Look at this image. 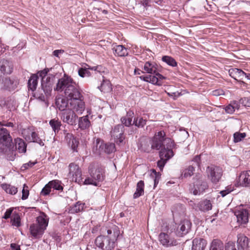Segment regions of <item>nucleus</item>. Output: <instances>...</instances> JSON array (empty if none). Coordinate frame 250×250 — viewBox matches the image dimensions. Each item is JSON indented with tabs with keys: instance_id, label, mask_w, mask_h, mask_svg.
<instances>
[{
	"instance_id": "nucleus-11",
	"label": "nucleus",
	"mask_w": 250,
	"mask_h": 250,
	"mask_svg": "<svg viewBox=\"0 0 250 250\" xmlns=\"http://www.w3.org/2000/svg\"><path fill=\"white\" fill-rule=\"evenodd\" d=\"M124 127L123 125H118L114 127L110 132L111 137L117 144L122 143L125 139Z\"/></svg>"
},
{
	"instance_id": "nucleus-58",
	"label": "nucleus",
	"mask_w": 250,
	"mask_h": 250,
	"mask_svg": "<svg viewBox=\"0 0 250 250\" xmlns=\"http://www.w3.org/2000/svg\"><path fill=\"white\" fill-rule=\"evenodd\" d=\"M37 75H39V76L42 78V80L43 79L46 78V77L48 76V75H47V71L46 69L39 71Z\"/></svg>"
},
{
	"instance_id": "nucleus-23",
	"label": "nucleus",
	"mask_w": 250,
	"mask_h": 250,
	"mask_svg": "<svg viewBox=\"0 0 250 250\" xmlns=\"http://www.w3.org/2000/svg\"><path fill=\"white\" fill-rule=\"evenodd\" d=\"M241 185L245 187H250V170L243 171L239 178Z\"/></svg>"
},
{
	"instance_id": "nucleus-50",
	"label": "nucleus",
	"mask_w": 250,
	"mask_h": 250,
	"mask_svg": "<svg viewBox=\"0 0 250 250\" xmlns=\"http://www.w3.org/2000/svg\"><path fill=\"white\" fill-rule=\"evenodd\" d=\"M51 187L49 183L47 184L42 189L41 194L43 196L48 195L51 192Z\"/></svg>"
},
{
	"instance_id": "nucleus-2",
	"label": "nucleus",
	"mask_w": 250,
	"mask_h": 250,
	"mask_svg": "<svg viewBox=\"0 0 250 250\" xmlns=\"http://www.w3.org/2000/svg\"><path fill=\"white\" fill-rule=\"evenodd\" d=\"M37 223L30 226V230L31 235L35 238H40L48 226L49 217L44 212H41L37 217Z\"/></svg>"
},
{
	"instance_id": "nucleus-53",
	"label": "nucleus",
	"mask_w": 250,
	"mask_h": 250,
	"mask_svg": "<svg viewBox=\"0 0 250 250\" xmlns=\"http://www.w3.org/2000/svg\"><path fill=\"white\" fill-rule=\"evenodd\" d=\"M84 184L85 185H93L96 186L98 185L97 182L92 177L86 178L84 181Z\"/></svg>"
},
{
	"instance_id": "nucleus-47",
	"label": "nucleus",
	"mask_w": 250,
	"mask_h": 250,
	"mask_svg": "<svg viewBox=\"0 0 250 250\" xmlns=\"http://www.w3.org/2000/svg\"><path fill=\"white\" fill-rule=\"evenodd\" d=\"M246 136V133L236 132L233 134V141L238 143L242 141Z\"/></svg>"
},
{
	"instance_id": "nucleus-3",
	"label": "nucleus",
	"mask_w": 250,
	"mask_h": 250,
	"mask_svg": "<svg viewBox=\"0 0 250 250\" xmlns=\"http://www.w3.org/2000/svg\"><path fill=\"white\" fill-rule=\"evenodd\" d=\"M150 139L153 150H160L167 144H168L169 147L174 146L173 141L169 138H167L166 133L163 130L156 132L154 136Z\"/></svg>"
},
{
	"instance_id": "nucleus-64",
	"label": "nucleus",
	"mask_w": 250,
	"mask_h": 250,
	"mask_svg": "<svg viewBox=\"0 0 250 250\" xmlns=\"http://www.w3.org/2000/svg\"><path fill=\"white\" fill-rule=\"evenodd\" d=\"M242 101L245 106L250 107V97L242 99Z\"/></svg>"
},
{
	"instance_id": "nucleus-17",
	"label": "nucleus",
	"mask_w": 250,
	"mask_h": 250,
	"mask_svg": "<svg viewBox=\"0 0 250 250\" xmlns=\"http://www.w3.org/2000/svg\"><path fill=\"white\" fill-rule=\"evenodd\" d=\"M174 146L169 147L168 144H166V146L162 147L159 152V156L160 159H163L167 161L170 159L174 155L172 149Z\"/></svg>"
},
{
	"instance_id": "nucleus-28",
	"label": "nucleus",
	"mask_w": 250,
	"mask_h": 250,
	"mask_svg": "<svg viewBox=\"0 0 250 250\" xmlns=\"http://www.w3.org/2000/svg\"><path fill=\"white\" fill-rule=\"evenodd\" d=\"M16 149L20 153H25L26 151L27 145L25 142L21 138H17L14 140Z\"/></svg>"
},
{
	"instance_id": "nucleus-5",
	"label": "nucleus",
	"mask_w": 250,
	"mask_h": 250,
	"mask_svg": "<svg viewBox=\"0 0 250 250\" xmlns=\"http://www.w3.org/2000/svg\"><path fill=\"white\" fill-rule=\"evenodd\" d=\"M75 82L70 76L64 74L62 78L57 80L55 86H54V90L59 92L65 91L72 84H74Z\"/></svg>"
},
{
	"instance_id": "nucleus-61",
	"label": "nucleus",
	"mask_w": 250,
	"mask_h": 250,
	"mask_svg": "<svg viewBox=\"0 0 250 250\" xmlns=\"http://www.w3.org/2000/svg\"><path fill=\"white\" fill-rule=\"evenodd\" d=\"M12 211H13V209L11 208L7 209L4 213L3 218L5 219L9 218L10 217V216L12 213Z\"/></svg>"
},
{
	"instance_id": "nucleus-27",
	"label": "nucleus",
	"mask_w": 250,
	"mask_h": 250,
	"mask_svg": "<svg viewBox=\"0 0 250 250\" xmlns=\"http://www.w3.org/2000/svg\"><path fill=\"white\" fill-rule=\"evenodd\" d=\"M115 55L119 57H124L128 55L127 49L123 45H116L112 48Z\"/></svg>"
},
{
	"instance_id": "nucleus-35",
	"label": "nucleus",
	"mask_w": 250,
	"mask_h": 250,
	"mask_svg": "<svg viewBox=\"0 0 250 250\" xmlns=\"http://www.w3.org/2000/svg\"><path fill=\"white\" fill-rule=\"evenodd\" d=\"M144 182L140 180L137 184L136 190L133 194L134 198H137L144 193Z\"/></svg>"
},
{
	"instance_id": "nucleus-26",
	"label": "nucleus",
	"mask_w": 250,
	"mask_h": 250,
	"mask_svg": "<svg viewBox=\"0 0 250 250\" xmlns=\"http://www.w3.org/2000/svg\"><path fill=\"white\" fill-rule=\"evenodd\" d=\"M69 99L65 98H58L56 99V104L57 108L60 110L64 111L67 107L69 108Z\"/></svg>"
},
{
	"instance_id": "nucleus-45",
	"label": "nucleus",
	"mask_w": 250,
	"mask_h": 250,
	"mask_svg": "<svg viewBox=\"0 0 250 250\" xmlns=\"http://www.w3.org/2000/svg\"><path fill=\"white\" fill-rule=\"evenodd\" d=\"M146 123V120L142 117L134 118L133 121V124L138 127H143Z\"/></svg>"
},
{
	"instance_id": "nucleus-9",
	"label": "nucleus",
	"mask_w": 250,
	"mask_h": 250,
	"mask_svg": "<svg viewBox=\"0 0 250 250\" xmlns=\"http://www.w3.org/2000/svg\"><path fill=\"white\" fill-rule=\"evenodd\" d=\"M207 173L211 182L216 184L220 181L222 175L223 171L220 167L212 166L207 167Z\"/></svg>"
},
{
	"instance_id": "nucleus-31",
	"label": "nucleus",
	"mask_w": 250,
	"mask_h": 250,
	"mask_svg": "<svg viewBox=\"0 0 250 250\" xmlns=\"http://www.w3.org/2000/svg\"><path fill=\"white\" fill-rule=\"evenodd\" d=\"M144 69L147 73L155 74L157 70V64L153 62H146L145 63Z\"/></svg>"
},
{
	"instance_id": "nucleus-48",
	"label": "nucleus",
	"mask_w": 250,
	"mask_h": 250,
	"mask_svg": "<svg viewBox=\"0 0 250 250\" xmlns=\"http://www.w3.org/2000/svg\"><path fill=\"white\" fill-rule=\"evenodd\" d=\"M115 145L113 143L104 144V152L109 154L115 150Z\"/></svg>"
},
{
	"instance_id": "nucleus-13",
	"label": "nucleus",
	"mask_w": 250,
	"mask_h": 250,
	"mask_svg": "<svg viewBox=\"0 0 250 250\" xmlns=\"http://www.w3.org/2000/svg\"><path fill=\"white\" fill-rule=\"evenodd\" d=\"M23 137L26 141L29 142L37 143L41 146H44V143L41 139L38 136L37 133L31 130V129L28 128L24 129L22 133Z\"/></svg>"
},
{
	"instance_id": "nucleus-59",
	"label": "nucleus",
	"mask_w": 250,
	"mask_h": 250,
	"mask_svg": "<svg viewBox=\"0 0 250 250\" xmlns=\"http://www.w3.org/2000/svg\"><path fill=\"white\" fill-rule=\"evenodd\" d=\"M140 3L145 8L150 6V0H140Z\"/></svg>"
},
{
	"instance_id": "nucleus-21",
	"label": "nucleus",
	"mask_w": 250,
	"mask_h": 250,
	"mask_svg": "<svg viewBox=\"0 0 250 250\" xmlns=\"http://www.w3.org/2000/svg\"><path fill=\"white\" fill-rule=\"evenodd\" d=\"M207 245V241L201 238H195L192 241L191 250H204Z\"/></svg>"
},
{
	"instance_id": "nucleus-36",
	"label": "nucleus",
	"mask_w": 250,
	"mask_h": 250,
	"mask_svg": "<svg viewBox=\"0 0 250 250\" xmlns=\"http://www.w3.org/2000/svg\"><path fill=\"white\" fill-rule=\"evenodd\" d=\"M49 125L51 127L52 130L55 134L58 133L61 129L62 126V123L58 119H51L49 121Z\"/></svg>"
},
{
	"instance_id": "nucleus-52",
	"label": "nucleus",
	"mask_w": 250,
	"mask_h": 250,
	"mask_svg": "<svg viewBox=\"0 0 250 250\" xmlns=\"http://www.w3.org/2000/svg\"><path fill=\"white\" fill-rule=\"evenodd\" d=\"M168 91H166L167 94L169 96L172 97L174 100L176 99L178 97L180 96V93L178 91H172L169 89H167Z\"/></svg>"
},
{
	"instance_id": "nucleus-12",
	"label": "nucleus",
	"mask_w": 250,
	"mask_h": 250,
	"mask_svg": "<svg viewBox=\"0 0 250 250\" xmlns=\"http://www.w3.org/2000/svg\"><path fill=\"white\" fill-rule=\"evenodd\" d=\"M61 118L63 123L74 125L77 124L78 117L77 114L68 109L62 113Z\"/></svg>"
},
{
	"instance_id": "nucleus-55",
	"label": "nucleus",
	"mask_w": 250,
	"mask_h": 250,
	"mask_svg": "<svg viewBox=\"0 0 250 250\" xmlns=\"http://www.w3.org/2000/svg\"><path fill=\"white\" fill-rule=\"evenodd\" d=\"M149 83H151L153 84L160 85L159 83V78L156 77V76L150 75Z\"/></svg>"
},
{
	"instance_id": "nucleus-42",
	"label": "nucleus",
	"mask_w": 250,
	"mask_h": 250,
	"mask_svg": "<svg viewBox=\"0 0 250 250\" xmlns=\"http://www.w3.org/2000/svg\"><path fill=\"white\" fill-rule=\"evenodd\" d=\"M194 170L195 169L194 167L192 166H189L183 170L181 174V176L182 178H187L188 177H190L193 175Z\"/></svg>"
},
{
	"instance_id": "nucleus-37",
	"label": "nucleus",
	"mask_w": 250,
	"mask_h": 250,
	"mask_svg": "<svg viewBox=\"0 0 250 250\" xmlns=\"http://www.w3.org/2000/svg\"><path fill=\"white\" fill-rule=\"evenodd\" d=\"M223 242L219 239H214L210 244V250H224Z\"/></svg>"
},
{
	"instance_id": "nucleus-29",
	"label": "nucleus",
	"mask_w": 250,
	"mask_h": 250,
	"mask_svg": "<svg viewBox=\"0 0 250 250\" xmlns=\"http://www.w3.org/2000/svg\"><path fill=\"white\" fill-rule=\"evenodd\" d=\"M134 112L132 111H129L127 112L125 116L121 118V121L123 125L126 126H129L130 125H133L132 122Z\"/></svg>"
},
{
	"instance_id": "nucleus-30",
	"label": "nucleus",
	"mask_w": 250,
	"mask_h": 250,
	"mask_svg": "<svg viewBox=\"0 0 250 250\" xmlns=\"http://www.w3.org/2000/svg\"><path fill=\"white\" fill-rule=\"evenodd\" d=\"M103 81L101 83L100 86H98V88L101 90V91L104 93H108L111 91L112 90V86L110 82L104 79V77H103Z\"/></svg>"
},
{
	"instance_id": "nucleus-62",
	"label": "nucleus",
	"mask_w": 250,
	"mask_h": 250,
	"mask_svg": "<svg viewBox=\"0 0 250 250\" xmlns=\"http://www.w3.org/2000/svg\"><path fill=\"white\" fill-rule=\"evenodd\" d=\"M36 163H37L36 162H29L27 163L23 164L22 167L24 169H25L28 168L29 167H32Z\"/></svg>"
},
{
	"instance_id": "nucleus-18",
	"label": "nucleus",
	"mask_w": 250,
	"mask_h": 250,
	"mask_svg": "<svg viewBox=\"0 0 250 250\" xmlns=\"http://www.w3.org/2000/svg\"><path fill=\"white\" fill-rule=\"evenodd\" d=\"M13 70V65L11 62L3 59L0 61V71L3 74H10Z\"/></svg>"
},
{
	"instance_id": "nucleus-10",
	"label": "nucleus",
	"mask_w": 250,
	"mask_h": 250,
	"mask_svg": "<svg viewBox=\"0 0 250 250\" xmlns=\"http://www.w3.org/2000/svg\"><path fill=\"white\" fill-rule=\"evenodd\" d=\"M77 115H81L85 109V104L83 97L69 101V108Z\"/></svg>"
},
{
	"instance_id": "nucleus-19",
	"label": "nucleus",
	"mask_w": 250,
	"mask_h": 250,
	"mask_svg": "<svg viewBox=\"0 0 250 250\" xmlns=\"http://www.w3.org/2000/svg\"><path fill=\"white\" fill-rule=\"evenodd\" d=\"M160 243L164 246L169 247L176 245V241L169 237V236L165 233H161L159 236Z\"/></svg>"
},
{
	"instance_id": "nucleus-4",
	"label": "nucleus",
	"mask_w": 250,
	"mask_h": 250,
	"mask_svg": "<svg viewBox=\"0 0 250 250\" xmlns=\"http://www.w3.org/2000/svg\"><path fill=\"white\" fill-rule=\"evenodd\" d=\"M55 81V77L52 74H49L46 78L43 79L42 81V90L44 94L38 92L35 94V97L40 101L44 102L46 98L50 95Z\"/></svg>"
},
{
	"instance_id": "nucleus-7",
	"label": "nucleus",
	"mask_w": 250,
	"mask_h": 250,
	"mask_svg": "<svg viewBox=\"0 0 250 250\" xmlns=\"http://www.w3.org/2000/svg\"><path fill=\"white\" fill-rule=\"evenodd\" d=\"M89 172L91 177L97 182L104 180V167L97 164H91L89 167Z\"/></svg>"
},
{
	"instance_id": "nucleus-22",
	"label": "nucleus",
	"mask_w": 250,
	"mask_h": 250,
	"mask_svg": "<svg viewBox=\"0 0 250 250\" xmlns=\"http://www.w3.org/2000/svg\"><path fill=\"white\" fill-rule=\"evenodd\" d=\"M139 148L144 152L147 153L150 152L152 150H153L150 139L145 138L141 139L139 146Z\"/></svg>"
},
{
	"instance_id": "nucleus-57",
	"label": "nucleus",
	"mask_w": 250,
	"mask_h": 250,
	"mask_svg": "<svg viewBox=\"0 0 250 250\" xmlns=\"http://www.w3.org/2000/svg\"><path fill=\"white\" fill-rule=\"evenodd\" d=\"M167 162V160L163 159H160V160L158 161L157 166L161 170H163V168L165 166Z\"/></svg>"
},
{
	"instance_id": "nucleus-1",
	"label": "nucleus",
	"mask_w": 250,
	"mask_h": 250,
	"mask_svg": "<svg viewBox=\"0 0 250 250\" xmlns=\"http://www.w3.org/2000/svg\"><path fill=\"white\" fill-rule=\"evenodd\" d=\"M107 235H100L98 236L95 240V245L101 250H112L115 246V242L120 234L118 228L113 230L108 229Z\"/></svg>"
},
{
	"instance_id": "nucleus-25",
	"label": "nucleus",
	"mask_w": 250,
	"mask_h": 250,
	"mask_svg": "<svg viewBox=\"0 0 250 250\" xmlns=\"http://www.w3.org/2000/svg\"><path fill=\"white\" fill-rule=\"evenodd\" d=\"M250 240L246 236L240 234L237 236V244L239 247H242L243 250H247L250 246Z\"/></svg>"
},
{
	"instance_id": "nucleus-60",
	"label": "nucleus",
	"mask_w": 250,
	"mask_h": 250,
	"mask_svg": "<svg viewBox=\"0 0 250 250\" xmlns=\"http://www.w3.org/2000/svg\"><path fill=\"white\" fill-rule=\"evenodd\" d=\"M233 190L230 189V188H227L225 190L221 191L219 193L221 194L222 197L225 196L226 195L229 193Z\"/></svg>"
},
{
	"instance_id": "nucleus-24",
	"label": "nucleus",
	"mask_w": 250,
	"mask_h": 250,
	"mask_svg": "<svg viewBox=\"0 0 250 250\" xmlns=\"http://www.w3.org/2000/svg\"><path fill=\"white\" fill-rule=\"evenodd\" d=\"M229 75L235 80L241 81L244 80V76H246V73L241 69L234 68L229 70Z\"/></svg>"
},
{
	"instance_id": "nucleus-38",
	"label": "nucleus",
	"mask_w": 250,
	"mask_h": 250,
	"mask_svg": "<svg viewBox=\"0 0 250 250\" xmlns=\"http://www.w3.org/2000/svg\"><path fill=\"white\" fill-rule=\"evenodd\" d=\"M104 144L103 141H101L99 139L96 140L95 144L93 146V149L96 151V153L101 154L104 152Z\"/></svg>"
},
{
	"instance_id": "nucleus-14",
	"label": "nucleus",
	"mask_w": 250,
	"mask_h": 250,
	"mask_svg": "<svg viewBox=\"0 0 250 250\" xmlns=\"http://www.w3.org/2000/svg\"><path fill=\"white\" fill-rule=\"evenodd\" d=\"M64 96L66 98L69 99V101L76 98L83 97L79 89L78 88L76 82L69 88L64 91Z\"/></svg>"
},
{
	"instance_id": "nucleus-8",
	"label": "nucleus",
	"mask_w": 250,
	"mask_h": 250,
	"mask_svg": "<svg viewBox=\"0 0 250 250\" xmlns=\"http://www.w3.org/2000/svg\"><path fill=\"white\" fill-rule=\"evenodd\" d=\"M234 214L237 218V222L240 225H246L249 221V212L243 206L236 208Z\"/></svg>"
},
{
	"instance_id": "nucleus-51",
	"label": "nucleus",
	"mask_w": 250,
	"mask_h": 250,
	"mask_svg": "<svg viewBox=\"0 0 250 250\" xmlns=\"http://www.w3.org/2000/svg\"><path fill=\"white\" fill-rule=\"evenodd\" d=\"M28 195H29L28 188L25 184H24L23 188L22 190L21 199L22 200H25L28 198Z\"/></svg>"
},
{
	"instance_id": "nucleus-46",
	"label": "nucleus",
	"mask_w": 250,
	"mask_h": 250,
	"mask_svg": "<svg viewBox=\"0 0 250 250\" xmlns=\"http://www.w3.org/2000/svg\"><path fill=\"white\" fill-rule=\"evenodd\" d=\"M225 250H243L242 247H239L234 242H229L225 246Z\"/></svg>"
},
{
	"instance_id": "nucleus-43",
	"label": "nucleus",
	"mask_w": 250,
	"mask_h": 250,
	"mask_svg": "<svg viewBox=\"0 0 250 250\" xmlns=\"http://www.w3.org/2000/svg\"><path fill=\"white\" fill-rule=\"evenodd\" d=\"M84 203H82L80 201L77 202L70 209V211L71 213H78L82 210H83V207L84 206Z\"/></svg>"
},
{
	"instance_id": "nucleus-34",
	"label": "nucleus",
	"mask_w": 250,
	"mask_h": 250,
	"mask_svg": "<svg viewBox=\"0 0 250 250\" xmlns=\"http://www.w3.org/2000/svg\"><path fill=\"white\" fill-rule=\"evenodd\" d=\"M199 209L202 211H208L212 208V205L209 200H205L199 202L198 204Z\"/></svg>"
},
{
	"instance_id": "nucleus-16",
	"label": "nucleus",
	"mask_w": 250,
	"mask_h": 250,
	"mask_svg": "<svg viewBox=\"0 0 250 250\" xmlns=\"http://www.w3.org/2000/svg\"><path fill=\"white\" fill-rule=\"evenodd\" d=\"M191 227V222L188 220H184L181 222L177 229V235L179 237L187 234L190 230Z\"/></svg>"
},
{
	"instance_id": "nucleus-6",
	"label": "nucleus",
	"mask_w": 250,
	"mask_h": 250,
	"mask_svg": "<svg viewBox=\"0 0 250 250\" xmlns=\"http://www.w3.org/2000/svg\"><path fill=\"white\" fill-rule=\"evenodd\" d=\"M208 188L207 182L201 175H196L193 183V187L191 189L194 195H200Z\"/></svg>"
},
{
	"instance_id": "nucleus-33",
	"label": "nucleus",
	"mask_w": 250,
	"mask_h": 250,
	"mask_svg": "<svg viewBox=\"0 0 250 250\" xmlns=\"http://www.w3.org/2000/svg\"><path fill=\"white\" fill-rule=\"evenodd\" d=\"M78 125L79 127L82 129H85L89 127L90 125V122L88 119V115L79 118Z\"/></svg>"
},
{
	"instance_id": "nucleus-40",
	"label": "nucleus",
	"mask_w": 250,
	"mask_h": 250,
	"mask_svg": "<svg viewBox=\"0 0 250 250\" xmlns=\"http://www.w3.org/2000/svg\"><path fill=\"white\" fill-rule=\"evenodd\" d=\"M11 223L12 226L17 228L21 226V218L18 213H14L11 216Z\"/></svg>"
},
{
	"instance_id": "nucleus-49",
	"label": "nucleus",
	"mask_w": 250,
	"mask_h": 250,
	"mask_svg": "<svg viewBox=\"0 0 250 250\" xmlns=\"http://www.w3.org/2000/svg\"><path fill=\"white\" fill-rule=\"evenodd\" d=\"M78 74L82 78L88 77L90 75V72L87 68H80L78 71Z\"/></svg>"
},
{
	"instance_id": "nucleus-56",
	"label": "nucleus",
	"mask_w": 250,
	"mask_h": 250,
	"mask_svg": "<svg viewBox=\"0 0 250 250\" xmlns=\"http://www.w3.org/2000/svg\"><path fill=\"white\" fill-rule=\"evenodd\" d=\"M0 125L4 127V126L13 128L15 126V124L13 122L2 121L0 122Z\"/></svg>"
},
{
	"instance_id": "nucleus-54",
	"label": "nucleus",
	"mask_w": 250,
	"mask_h": 250,
	"mask_svg": "<svg viewBox=\"0 0 250 250\" xmlns=\"http://www.w3.org/2000/svg\"><path fill=\"white\" fill-rule=\"evenodd\" d=\"M236 108L237 105H232L231 104H229L226 107L225 111L227 113L232 114L235 111V109Z\"/></svg>"
},
{
	"instance_id": "nucleus-44",
	"label": "nucleus",
	"mask_w": 250,
	"mask_h": 250,
	"mask_svg": "<svg viewBox=\"0 0 250 250\" xmlns=\"http://www.w3.org/2000/svg\"><path fill=\"white\" fill-rule=\"evenodd\" d=\"M162 60L167 63L168 65L172 67L177 66V62L175 59L170 56H165L162 57Z\"/></svg>"
},
{
	"instance_id": "nucleus-39",
	"label": "nucleus",
	"mask_w": 250,
	"mask_h": 250,
	"mask_svg": "<svg viewBox=\"0 0 250 250\" xmlns=\"http://www.w3.org/2000/svg\"><path fill=\"white\" fill-rule=\"evenodd\" d=\"M1 188L6 193L12 195L15 194L18 191L17 188L6 184H2Z\"/></svg>"
},
{
	"instance_id": "nucleus-63",
	"label": "nucleus",
	"mask_w": 250,
	"mask_h": 250,
	"mask_svg": "<svg viewBox=\"0 0 250 250\" xmlns=\"http://www.w3.org/2000/svg\"><path fill=\"white\" fill-rule=\"evenodd\" d=\"M72 143L71 147L72 149L74 151H76L79 144L78 142L76 139H73L72 141Z\"/></svg>"
},
{
	"instance_id": "nucleus-41",
	"label": "nucleus",
	"mask_w": 250,
	"mask_h": 250,
	"mask_svg": "<svg viewBox=\"0 0 250 250\" xmlns=\"http://www.w3.org/2000/svg\"><path fill=\"white\" fill-rule=\"evenodd\" d=\"M49 185L50 186L51 188H53L58 190H62L63 187L62 186L61 182L58 180H54L51 181H50L49 183Z\"/></svg>"
},
{
	"instance_id": "nucleus-15",
	"label": "nucleus",
	"mask_w": 250,
	"mask_h": 250,
	"mask_svg": "<svg viewBox=\"0 0 250 250\" xmlns=\"http://www.w3.org/2000/svg\"><path fill=\"white\" fill-rule=\"evenodd\" d=\"M69 175L71 176L72 180L77 183H80L82 181V171L78 165L71 163L69 164Z\"/></svg>"
},
{
	"instance_id": "nucleus-20",
	"label": "nucleus",
	"mask_w": 250,
	"mask_h": 250,
	"mask_svg": "<svg viewBox=\"0 0 250 250\" xmlns=\"http://www.w3.org/2000/svg\"><path fill=\"white\" fill-rule=\"evenodd\" d=\"M4 86L9 91L15 90L19 84V80L17 78H6L3 81Z\"/></svg>"
},
{
	"instance_id": "nucleus-32",
	"label": "nucleus",
	"mask_w": 250,
	"mask_h": 250,
	"mask_svg": "<svg viewBox=\"0 0 250 250\" xmlns=\"http://www.w3.org/2000/svg\"><path fill=\"white\" fill-rule=\"evenodd\" d=\"M38 76L36 74H33L31 76L28 82L29 89L34 91L36 90L38 84Z\"/></svg>"
}]
</instances>
